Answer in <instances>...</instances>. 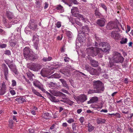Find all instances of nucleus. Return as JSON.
<instances>
[{
    "label": "nucleus",
    "mask_w": 133,
    "mask_h": 133,
    "mask_svg": "<svg viewBox=\"0 0 133 133\" xmlns=\"http://www.w3.org/2000/svg\"><path fill=\"white\" fill-rule=\"evenodd\" d=\"M88 52L91 55L94 57L97 56L99 58H102L103 54V49L99 48H94L93 47H90L87 49Z\"/></svg>",
    "instance_id": "nucleus-1"
},
{
    "label": "nucleus",
    "mask_w": 133,
    "mask_h": 133,
    "mask_svg": "<svg viewBox=\"0 0 133 133\" xmlns=\"http://www.w3.org/2000/svg\"><path fill=\"white\" fill-rule=\"evenodd\" d=\"M23 55L24 57L30 60L34 61L38 58L36 55H34L33 52L30 48L26 47L23 50Z\"/></svg>",
    "instance_id": "nucleus-2"
},
{
    "label": "nucleus",
    "mask_w": 133,
    "mask_h": 133,
    "mask_svg": "<svg viewBox=\"0 0 133 133\" xmlns=\"http://www.w3.org/2000/svg\"><path fill=\"white\" fill-rule=\"evenodd\" d=\"M112 59L114 62L115 63L120 62L122 63L123 62L124 58L120 53L116 52L112 57Z\"/></svg>",
    "instance_id": "nucleus-3"
},
{
    "label": "nucleus",
    "mask_w": 133,
    "mask_h": 133,
    "mask_svg": "<svg viewBox=\"0 0 133 133\" xmlns=\"http://www.w3.org/2000/svg\"><path fill=\"white\" fill-rule=\"evenodd\" d=\"M93 88L96 89H99L100 92L101 90H103V83L99 81H95L93 82Z\"/></svg>",
    "instance_id": "nucleus-4"
},
{
    "label": "nucleus",
    "mask_w": 133,
    "mask_h": 133,
    "mask_svg": "<svg viewBox=\"0 0 133 133\" xmlns=\"http://www.w3.org/2000/svg\"><path fill=\"white\" fill-rule=\"evenodd\" d=\"M102 47L103 48V51L104 52L109 53L110 49V46L108 43L105 42H101L99 44L98 47Z\"/></svg>",
    "instance_id": "nucleus-5"
},
{
    "label": "nucleus",
    "mask_w": 133,
    "mask_h": 133,
    "mask_svg": "<svg viewBox=\"0 0 133 133\" xmlns=\"http://www.w3.org/2000/svg\"><path fill=\"white\" fill-rule=\"evenodd\" d=\"M32 41L34 43V45L35 49L38 51L37 52H38L39 48L38 44L39 42L38 36L36 34H34L33 36Z\"/></svg>",
    "instance_id": "nucleus-6"
},
{
    "label": "nucleus",
    "mask_w": 133,
    "mask_h": 133,
    "mask_svg": "<svg viewBox=\"0 0 133 133\" xmlns=\"http://www.w3.org/2000/svg\"><path fill=\"white\" fill-rule=\"evenodd\" d=\"M6 15L7 17L10 21L11 23H17V21H14L15 19V17L13 14L10 11H7L6 13Z\"/></svg>",
    "instance_id": "nucleus-7"
},
{
    "label": "nucleus",
    "mask_w": 133,
    "mask_h": 133,
    "mask_svg": "<svg viewBox=\"0 0 133 133\" xmlns=\"http://www.w3.org/2000/svg\"><path fill=\"white\" fill-rule=\"evenodd\" d=\"M85 69L92 75H96L97 73V70L96 69L91 67L87 65H85Z\"/></svg>",
    "instance_id": "nucleus-8"
},
{
    "label": "nucleus",
    "mask_w": 133,
    "mask_h": 133,
    "mask_svg": "<svg viewBox=\"0 0 133 133\" xmlns=\"http://www.w3.org/2000/svg\"><path fill=\"white\" fill-rule=\"evenodd\" d=\"M2 71L4 73L5 78L6 80H8V77L9 76L8 69L7 66L5 64H2Z\"/></svg>",
    "instance_id": "nucleus-9"
},
{
    "label": "nucleus",
    "mask_w": 133,
    "mask_h": 133,
    "mask_svg": "<svg viewBox=\"0 0 133 133\" xmlns=\"http://www.w3.org/2000/svg\"><path fill=\"white\" fill-rule=\"evenodd\" d=\"M107 28L109 30L118 29V28L116 25V23L113 22H110L107 26Z\"/></svg>",
    "instance_id": "nucleus-10"
},
{
    "label": "nucleus",
    "mask_w": 133,
    "mask_h": 133,
    "mask_svg": "<svg viewBox=\"0 0 133 133\" xmlns=\"http://www.w3.org/2000/svg\"><path fill=\"white\" fill-rule=\"evenodd\" d=\"M74 98L77 101H79L82 102H84L87 99V96L84 94L76 97Z\"/></svg>",
    "instance_id": "nucleus-11"
},
{
    "label": "nucleus",
    "mask_w": 133,
    "mask_h": 133,
    "mask_svg": "<svg viewBox=\"0 0 133 133\" xmlns=\"http://www.w3.org/2000/svg\"><path fill=\"white\" fill-rule=\"evenodd\" d=\"M41 67L42 66L39 64H34L30 66L29 68L31 70L36 71L40 69L41 68Z\"/></svg>",
    "instance_id": "nucleus-12"
},
{
    "label": "nucleus",
    "mask_w": 133,
    "mask_h": 133,
    "mask_svg": "<svg viewBox=\"0 0 133 133\" xmlns=\"http://www.w3.org/2000/svg\"><path fill=\"white\" fill-rule=\"evenodd\" d=\"M46 93L47 94L48 98L52 102L55 103L59 102V100L57 99L56 97L53 96L52 95L48 92V91H46Z\"/></svg>",
    "instance_id": "nucleus-13"
},
{
    "label": "nucleus",
    "mask_w": 133,
    "mask_h": 133,
    "mask_svg": "<svg viewBox=\"0 0 133 133\" xmlns=\"http://www.w3.org/2000/svg\"><path fill=\"white\" fill-rule=\"evenodd\" d=\"M35 21L34 19L30 20L28 25V27L31 29L35 30L36 28L37 25L35 24Z\"/></svg>",
    "instance_id": "nucleus-14"
},
{
    "label": "nucleus",
    "mask_w": 133,
    "mask_h": 133,
    "mask_svg": "<svg viewBox=\"0 0 133 133\" xmlns=\"http://www.w3.org/2000/svg\"><path fill=\"white\" fill-rule=\"evenodd\" d=\"M95 36L96 40L93 43V45H95L96 47H98L99 46V44L101 43V39L97 34H95Z\"/></svg>",
    "instance_id": "nucleus-15"
},
{
    "label": "nucleus",
    "mask_w": 133,
    "mask_h": 133,
    "mask_svg": "<svg viewBox=\"0 0 133 133\" xmlns=\"http://www.w3.org/2000/svg\"><path fill=\"white\" fill-rule=\"evenodd\" d=\"M41 74L43 77H47L50 75L49 71L48 69L46 68H43L41 72Z\"/></svg>",
    "instance_id": "nucleus-16"
},
{
    "label": "nucleus",
    "mask_w": 133,
    "mask_h": 133,
    "mask_svg": "<svg viewBox=\"0 0 133 133\" xmlns=\"http://www.w3.org/2000/svg\"><path fill=\"white\" fill-rule=\"evenodd\" d=\"M50 92L53 95L56 96H63V95H65L62 92L55 90H51Z\"/></svg>",
    "instance_id": "nucleus-17"
},
{
    "label": "nucleus",
    "mask_w": 133,
    "mask_h": 133,
    "mask_svg": "<svg viewBox=\"0 0 133 133\" xmlns=\"http://www.w3.org/2000/svg\"><path fill=\"white\" fill-rule=\"evenodd\" d=\"M98 99L97 97H93L90 99V101L87 102V103L90 104L96 103L98 101Z\"/></svg>",
    "instance_id": "nucleus-18"
},
{
    "label": "nucleus",
    "mask_w": 133,
    "mask_h": 133,
    "mask_svg": "<svg viewBox=\"0 0 133 133\" xmlns=\"http://www.w3.org/2000/svg\"><path fill=\"white\" fill-rule=\"evenodd\" d=\"M6 92V88L5 85L2 84V87L0 90V95H3Z\"/></svg>",
    "instance_id": "nucleus-19"
},
{
    "label": "nucleus",
    "mask_w": 133,
    "mask_h": 133,
    "mask_svg": "<svg viewBox=\"0 0 133 133\" xmlns=\"http://www.w3.org/2000/svg\"><path fill=\"white\" fill-rule=\"evenodd\" d=\"M111 36L112 37L115 39H118L119 37V35L115 31H113L111 32Z\"/></svg>",
    "instance_id": "nucleus-20"
},
{
    "label": "nucleus",
    "mask_w": 133,
    "mask_h": 133,
    "mask_svg": "<svg viewBox=\"0 0 133 133\" xmlns=\"http://www.w3.org/2000/svg\"><path fill=\"white\" fill-rule=\"evenodd\" d=\"M59 80L62 83L63 87H66V88L67 89H69V86L67 84L66 81H65L64 79H60Z\"/></svg>",
    "instance_id": "nucleus-21"
},
{
    "label": "nucleus",
    "mask_w": 133,
    "mask_h": 133,
    "mask_svg": "<svg viewBox=\"0 0 133 133\" xmlns=\"http://www.w3.org/2000/svg\"><path fill=\"white\" fill-rule=\"evenodd\" d=\"M34 84L36 87L38 88L39 89L42 91L46 93V91L43 88V85H42L41 83Z\"/></svg>",
    "instance_id": "nucleus-22"
},
{
    "label": "nucleus",
    "mask_w": 133,
    "mask_h": 133,
    "mask_svg": "<svg viewBox=\"0 0 133 133\" xmlns=\"http://www.w3.org/2000/svg\"><path fill=\"white\" fill-rule=\"evenodd\" d=\"M97 23L99 26L103 27V26L105 25V22L104 20L99 19L97 20Z\"/></svg>",
    "instance_id": "nucleus-23"
},
{
    "label": "nucleus",
    "mask_w": 133,
    "mask_h": 133,
    "mask_svg": "<svg viewBox=\"0 0 133 133\" xmlns=\"http://www.w3.org/2000/svg\"><path fill=\"white\" fill-rule=\"evenodd\" d=\"M27 75L30 81H32L33 80V78L34 77V75L31 72H29L27 73Z\"/></svg>",
    "instance_id": "nucleus-24"
},
{
    "label": "nucleus",
    "mask_w": 133,
    "mask_h": 133,
    "mask_svg": "<svg viewBox=\"0 0 133 133\" xmlns=\"http://www.w3.org/2000/svg\"><path fill=\"white\" fill-rule=\"evenodd\" d=\"M88 128V131L89 132H91L94 129V127L92 126L90 123H89L87 124Z\"/></svg>",
    "instance_id": "nucleus-25"
},
{
    "label": "nucleus",
    "mask_w": 133,
    "mask_h": 133,
    "mask_svg": "<svg viewBox=\"0 0 133 133\" xmlns=\"http://www.w3.org/2000/svg\"><path fill=\"white\" fill-rule=\"evenodd\" d=\"M97 123L98 124H102L105 122V120L101 118H98L96 119Z\"/></svg>",
    "instance_id": "nucleus-26"
},
{
    "label": "nucleus",
    "mask_w": 133,
    "mask_h": 133,
    "mask_svg": "<svg viewBox=\"0 0 133 133\" xmlns=\"http://www.w3.org/2000/svg\"><path fill=\"white\" fill-rule=\"evenodd\" d=\"M78 12V8L77 7H73L71 10V12L73 15H75L76 13H77Z\"/></svg>",
    "instance_id": "nucleus-27"
},
{
    "label": "nucleus",
    "mask_w": 133,
    "mask_h": 133,
    "mask_svg": "<svg viewBox=\"0 0 133 133\" xmlns=\"http://www.w3.org/2000/svg\"><path fill=\"white\" fill-rule=\"evenodd\" d=\"M82 31L84 33L89 32V29L87 26H83L82 27Z\"/></svg>",
    "instance_id": "nucleus-28"
},
{
    "label": "nucleus",
    "mask_w": 133,
    "mask_h": 133,
    "mask_svg": "<svg viewBox=\"0 0 133 133\" xmlns=\"http://www.w3.org/2000/svg\"><path fill=\"white\" fill-rule=\"evenodd\" d=\"M90 63L92 66L94 67H96L98 65V62L94 60L92 61Z\"/></svg>",
    "instance_id": "nucleus-29"
},
{
    "label": "nucleus",
    "mask_w": 133,
    "mask_h": 133,
    "mask_svg": "<svg viewBox=\"0 0 133 133\" xmlns=\"http://www.w3.org/2000/svg\"><path fill=\"white\" fill-rule=\"evenodd\" d=\"M32 92L34 94L37 95L38 96H39L41 97H43L42 96L41 94L39 93L38 92H37L36 90H35L33 88H32Z\"/></svg>",
    "instance_id": "nucleus-30"
},
{
    "label": "nucleus",
    "mask_w": 133,
    "mask_h": 133,
    "mask_svg": "<svg viewBox=\"0 0 133 133\" xmlns=\"http://www.w3.org/2000/svg\"><path fill=\"white\" fill-rule=\"evenodd\" d=\"M3 21L4 24H5V25L6 27L8 28H9L11 26V24H13V23H11V24H6V18H3Z\"/></svg>",
    "instance_id": "nucleus-31"
},
{
    "label": "nucleus",
    "mask_w": 133,
    "mask_h": 133,
    "mask_svg": "<svg viewBox=\"0 0 133 133\" xmlns=\"http://www.w3.org/2000/svg\"><path fill=\"white\" fill-rule=\"evenodd\" d=\"M89 92L90 94L95 93H99L100 92V90L99 89H96L94 90H90Z\"/></svg>",
    "instance_id": "nucleus-32"
},
{
    "label": "nucleus",
    "mask_w": 133,
    "mask_h": 133,
    "mask_svg": "<svg viewBox=\"0 0 133 133\" xmlns=\"http://www.w3.org/2000/svg\"><path fill=\"white\" fill-rule=\"evenodd\" d=\"M95 14L96 16H97L99 17L101 15V14L99 12V9L97 8L96 9L95 11Z\"/></svg>",
    "instance_id": "nucleus-33"
},
{
    "label": "nucleus",
    "mask_w": 133,
    "mask_h": 133,
    "mask_svg": "<svg viewBox=\"0 0 133 133\" xmlns=\"http://www.w3.org/2000/svg\"><path fill=\"white\" fill-rule=\"evenodd\" d=\"M72 128L73 131H77V130L76 129L77 127V124L75 123H72Z\"/></svg>",
    "instance_id": "nucleus-34"
},
{
    "label": "nucleus",
    "mask_w": 133,
    "mask_h": 133,
    "mask_svg": "<svg viewBox=\"0 0 133 133\" xmlns=\"http://www.w3.org/2000/svg\"><path fill=\"white\" fill-rule=\"evenodd\" d=\"M52 59L51 57H44L42 60L44 62H47L50 61Z\"/></svg>",
    "instance_id": "nucleus-35"
},
{
    "label": "nucleus",
    "mask_w": 133,
    "mask_h": 133,
    "mask_svg": "<svg viewBox=\"0 0 133 133\" xmlns=\"http://www.w3.org/2000/svg\"><path fill=\"white\" fill-rule=\"evenodd\" d=\"M8 66L9 67V68L12 70L13 71H15V70H16V68L15 67V66H14V65L12 64H11L10 65H8Z\"/></svg>",
    "instance_id": "nucleus-36"
},
{
    "label": "nucleus",
    "mask_w": 133,
    "mask_h": 133,
    "mask_svg": "<svg viewBox=\"0 0 133 133\" xmlns=\"http://www.w3.org/2000/svg\"><path fill=\"white\" fill-rule=\"evenodd\" d=\"M127 39L123 38L120 41V43L122 44H125L127 42Z\"/></svg>",
    "instance_id": "nucleus-37"
},
{
    "label": "nucleus",
    "mask_w": 133,
    "mask_h": 133,
    "mask_svg": "<svg viewBox=\"0 0 133 133\" xmlns=\"http://www.w3.org/2000/svg\"><path fill=\"white\" fill-rule=\"evenodd\" d=\"M15 100L16 101H18V102H20V101H22V102H21V103H22L23 102L26 101L25 99L23 98H17L15 99Z\"/></svg>",
    "instance_id": "nucleus-38"
},
{
    "label": "nucleus",
    "mask_w": 133,
    "mask_h": 133,
    "mask_svg": "<svg viewBox=\"0 0 133 133\" xmlns=\"http://www.w3.org/2000/svg\"><path fill=\"white\" fill-rule=\"evenodd\" d=\"M93 43L92 42V40L90 39H88L87 45L88 46H90L91 45L95 46V45H93Z\"/></svg>",
    "instance_id": "nucleus-39"
},
{
    "label": "nucleus",
    "mask_w": 133,
    "mask_h": 133,
    "mask_svg": "<svg viewBox=\"0 0 133 133\" xmlns=\"http://www.w3.org/2000/svg\"><path fill=\"white\" fill-rule=\"evenodd\" d=\"M57 10H60L61 12H63L64 11V9L63 7L61 5H58L56 7Z\"/></svg>",
    "instance_id": "nucleus-40"
},
{
    "label": "nucleus",
    "mask_w": 133,
    "mask_h": 133,
    "mask_svg": "<svg viewBox=\"0 0 133 133\" xmlns=\"http://www.w3.org/2000/svg\"><path fill=\"white\" fill-rule=\"evenodd\" d=\"M49 115V113L48 112H46L45 113L43 114L42 115L43 117L45 119H48V117Z\"/></svg>",
    "instance_id": "nucleus-41"
},
{
    "label": "nucleus",
    "mask_w": 133,
    "mask_h": 133,
    "mask_svg": "<svg viewBox=\"0 0 133 133\" xmlns=\"http://www.w3.org/2000/svg\"><path fill=\"white\" fill-rule=\"evenodd\" d=\"M51 76L52 78H59L60 77L59 75L57 73L54 74L53 75Z\"/></svg>",
    "instance_id": "nucleus-42"
},
{
    "label": "nucleus",
    "mask_w": 133,
    "mask_h": 133,
    "mask_svg": "<svg viewBox=\"0 0 133 133\" xmlns=\"http://www.w3.org/2000/svg\"><path fill=\"white\" fill-rule=\"evenodd\" d=\"M109 64L108 65V66L109 67L112 68L113 67V66H115V65L113 63V62L111 60H110L109 62Z\"/></svg>",
    "instance_id": "nucleus-43"
},
{
    "label": "nucleus",
    "mask_w": 133,
    "mask_h": 133,
    "mask_svg": "<svg viewBox=\"0 0 133 133\" xmlns=\"http://www.w3.org/2000/svg\"><path fill=\"white\" fill-rule=\"evenodd\" d=\"M60 72L65 75H67L68 74H69V70H66V71L64 70L63 71H61L60 70Z\"/></svg>",
    "instance_id": "nucleus-44"
},
{
    "label": "nucleus",
    "mask_w": 133,
    "mask_h": 133,
    "mask_svg": "<svg viewBox=\"0 0 133 133\" xmlns=\"http://www.w3.org/2000/svg\"><path fill=\"white\" fill-rule=\"evenodd\" d=\"M70 2L71 3L70 4L71 5L73 3L75 4H78V3L76 0H69Z\"/></svg>",
    "instance_id": "nucleus-45"
},
{
    "label": "nucleus",
    "mask_w": 133,
    "mask_h": 133,
    "mask_svg": "<svg viewBox=\"0 0 133 133\" xmlns=\"http://www.w3.org/2000/svg\"><path fill=\"white\" fill-rule=\"evenodd\" d=\"M66 34L67 36L69 37V38H71L72 33L70 31H67L66 32Z\"/></svg>",
    "instance_id": "nucleus-46"
},
{
    "label": "nucleus",
    "mask_w": 133,
    "mask_h": 133,
    "mask_svg": "<svg viewBox=\"0 0 133 133\" xmlns=\"http://www.w3.org/2000/svg\"><path fill=\"white\" fill-rule=\"evenodd\" d=\"M68 99L66 98H62V99H61L59 100V101H61L64 103H67V100Z\"/></svg>",
    "instance_id": "nucleus-47"
},
{
    "label": "nucleus",
    "mask_w": 133,
    "mask_h": 133,
    "mask_svg": "<svg viewBox=\"0 0 133 133\" xmlns=\"http://www.w3.org/2000/svg\"><path fill=\"white\" fill-rule=\"evenodd\" d=\"M10 46H14L16 44V42L13 41H10Z\"/></svg>",
    "instance_id": "nucleus-48"
},
{
    "label": "nucleus",
    "mask_w": 133,
    "mask_h": 133,
    "mask_svg": "<svg viewBox=\"0 0 133 133\" xmlns=\"http://www.w3.org/2000/svg\"><path fill=\"white\" fill-rule=\"evenodd\" d=\"M67 103H68L70 105H71L73 104L74 102L72 101H71L68 99L67 100Z\"/></svg>",
    "instance_id": "nucleus-49"
},
{
    "label": "nucleus",
    "mask_w": 133,
    "mask_h": 133,
    "mask_svg": "<svg viewBox=\"0 0 133 133\" xmlns=\"http://www.w3.org/2000/svg\"><path fill=\"white\" fill-rule=\"evenodd\" d=\"M79 20H82L83 21L85 22L87 21V19L84 17L83 16L79 19Z\"/></svg>",
    "instance_id": "nucleus-50"
},
{
    "label": "nucleus",
    "mask_w": 133,
    "mask_h": 133,
    "mask_svg": "<svg viewBox=\"0 0 133 133\" xmlns=\"http://www.w3.org/2000/svg\"><path fill=\"white\" fill-rule=\"evenodd\" d=\"M12 87H14L15 86L16 84V82L14 80H13L12 81Z\"/></svg>",
    "instance_id": "nucleus-51"
},
{
    "label": "nucleus",
    "mask_w": 133,
    "mask_h": 133,
    "mask_svg": "<svg viewBox=\"0 0 133 133\" xmlns=\"http://www.w3.org/2000/svg\"><path fill=\"white\" fill-rule=\"evenodd\" d=\"M101 6L104 9L105 11H107V8L106 6L103 4L102 3L101 4Z\"/></svg>",
    "instance_id": "nucleus-52"
},
{
    "label": "nucleus",
    "mask_w": 133,
    "mask_h": 133,
    "mask_svg": "<svg viewBox=\"0 0 133 133\" xmlns=\"http://www.w3.org/2000/svg\"><path fill=\"white\" fill-rule=\"evenodd\" d=\"M67 122L69 123H71L74 122V120L73 119L70 118L67 121Z\"/></svg>",
    "instance_id": "nucleus-53"
},
{
    "label": "nucleus",
    "mask_w": 133,
    "mask_h": 133,
    "mask_svg": "<svg viewBox=\"0 0 133 133\" xmlns=\"http://www.w3.org/2000/svg\"><path fill=\"white\" fill-rule=\"evenodd\" d=\"M75 22L76 24L78 25H79L80 26H81L82 25V23H81L79 21H77L76 20H75Z\"/></svg>",
    "instance_id": "nucleus-54"
},
{
    "label": "nucleus",
    "mask_w": 133,
    "mask_h": 133,
    "mask_svg": "<svg viewBox=\"0 0 133 133\" xmlns=\"http://www.w3.org/2000/svg\"><path fill=\"white\" fill-rule=\"evenodd\" d=\"M5 54L8 55H11V52L9 50H6L5 51Z\"/></svg>",
    "instance_id": "nucleus-55"
},
{
    "label": "nucleus",
    "mask_w": 133,
    "mask_h": 133,
    "mask_svg": "<svg viewBox=\"0 0 133 133\" xmlns=\"http://www.w3.org/2000/svg\"><path fill=\"white\" fill-rule=\"evenodd\" d=\"M79 121L81 123H82L84 120V118L83 117H81L79 119Z\"/></svg>",
    "instance_id": "nucleus-56"
},
{
    "label": "nucleus",
    "mask_w": 133,
    "mask_h": 133,
    "mask_svg": "<svg viewBox=\"0 0 133 133\" xmlns=\"http://www.w3.org/2000/svg\"><path fill=\"white\" fill-rule=\"evenodd\" d=\"M62 1L63 2H64L65 4H66L67 5H68L69 6H71V4H69V3H67L66 2L67 1V0H62Z\"/></svg>",
    "instance_id": "nucleus-57"
},
{
    "label": "nucleus",
    "mask_w": 133,
    "mask_h": 133,
    "mask_svg": "<svg viewBox=\"0 0 133 133\" xmlns=\"http://www.w3.org/2000/svg\"><path fill=\"white\" fill-rule=\"evenodd\" d=\"M10 92L11 94L12 95H14L16 94V92L15 91L13 90H12L10 91Z\"/></svg>",
    "instance_id": "nucleus-58"
},
{
    "label": "nucleus",
    "mask_w": 133,
    "mask_h": 133,
    "mask_svg": "<svg viewBox=\"0 0 133 133\" xmlns=\"http://www.w3.org/2000/svg\"><path fill=\"white\" fill-rule=\"evenodd\" d=\"M69 58L68 57H66L64 58V61L66 62H69Z\"/></svg>",
    "instance_id": "nucleus-59"
},
{
    "label": "nucleus",
    "mask_w": 133,
    "mask_h": 133,
    "mask_svg": "<svg viewBox=\"0 0 133 133\" xmlns=\"http://www.w3.org/2000/svg\"><path fill=\"white\" fill-rule=\"evenodd\" d=\"M6 46V45L5 44H2L0 45V47L2 48H5Z\"/></svg>",
    "instance_id": "nucleus-60"
},
{
    "label": "nucleus",
    "mask_w": 133,
    "mask_h": 133,
    "mask_svg": "<svg viewBox=\"0 0 133 133\" xmlns=\"http://www.w3.org/2000/svg\"><path fill=\"white\" fill-rule=\"evenodd\" d=\"M61 90L62 92L68 94V91L67 90H65L64 89H61Z\"/></svg>",
    "instance_id": "nucleus-61"
},
{
    "label": "nucleus",
    "mask_w": 133,
    "mask_h": 133,
    "mask_svg": "<svg viewBox=\"0 0 133 133\" xmlns=\"http://www.w3.org/2000/svg\"><path fill=\"white\" fill-rule=\"evenodd\" d=\"M56 25H57V26L58 28H59V27H60L61 26V24L60 22H57V23Z\"/></svg>",
    "instance_id": "nucleus-62"
},
{
    "label": "nucleus",
    "mask_w": 133,
    "mask_h": 133,
    "mask_svg": "<svg viewBox=\"0 0 133 133\" xmlns=\"http://www.w3.org/2000/svg\"><path fill=\"white\" fill-rule=\"evenodd\" d=\"M49 86L50 87H51L52 86H53L54 85V83L53 82H50V83H49Z\"/></svg>",
    "instance_id": "nucleus-63"
},
{
    "label": "nucleus",
    "mask_w": 133,
    "mask_h": 133,
    "mask_svg": "<svg viewBox=\"0 0 133 133\" xmlns=\"http://www.w3.org/2000/svg\"><path fill=\"white\" fill-rule=\"evenodd\" d=\"M29 133H34V130L33 129H30L29 130Z\"/></svg>",
    "instance_id": "nucleus-64"
}]
</instances>
